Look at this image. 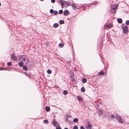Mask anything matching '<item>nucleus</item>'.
Masks as SVG:
<instances>
[{
	"label": "nucleus",
	"instance_id": "473e14b6",
	"mask_svg": "<svg viewBox=\"0 0 129 129\" xmlns=\"http://www.w3.org/2000/svg\"><path fill=\"white\" fill-rule=\"evenodd\" d=\"M44 123H47L48 122V121L47 120H45L44 121Z\"/></svg>",
	"mask_w": 129,
	"mask_h": 129
},
{
	"label": "nucleus",
	"instance_id": "e433bc0d",
	"mask_svg": "<svg viewBox=\"0 0 129 129\" xmlns=\"http://www.w3.org/2000/svg\"><path fill=\"white\" fill-rule=\"evenodd\" d=\"M111 117L113 118H114L115 117V116L113 115H112L111 116Z\"/></svg>",
	"mask_w": 129,
	"mask_h": 129
},
{
	"label": "nucleus",
	"instance_id": "a211bd4d",
	"mask_svg": "<svg viewBox=\"0 0 129 129\" xmlns=\"http://www.w3.org/2000/svg\"><path fill=\"white\" fill-rule=\"evenodd\" d=\"M64 21L63 20H60L59 21V23L60 24H61L64 23Z\"/></svg>",
	"mask_w": 129,
	"mask_h": 129
},
{
	"label": "nucleus",
	"instance_id": "4c0bfd02",
	"mask_svg": "<svg viewBox=\"0 0 129 129\" xmlns=\"http://www.w3.org/2000/svg\"><path fill=\"white\" fill-rule=\"evenodd\" d=\"M55 1V0H51V2L52 3H54Z\"/></svg>",
	"mask_w": 129,
	"mask_h": 129
},
{
	"label": "nucleus",
	"instance_id": "ddd939ff",
	"mask_svg": "<svg viewBox=\"0 0 129 129\" xmlns=\"http://www.w3.org/2000/svg\"><path fill=\"white\" fill-rule=\"evenodd\" d=\"M117 22L119 23H121L122 22V20L121 18H118L117 20Z\"/></svg>",
	"mask_w": 129,
	"mask_h": 129
},
{
	"label": "nucleus",
	"instance_id": "a878e982",
	"mask_svg": "<svg viewBox=\"0 0 129 129\" xmlns=\"http://www.w3.org/2000/svg\"><path fill=\"white\" fill-rule=\"evenodd\" d=\"M63 93L65 95H66L67 94L68 91L67 90H64L63 92Z\"/></svg>",
	"mask_w": 129,
	"mask_h": 129
},
{
	"label": "nucleus",
	"instance_id": "72a5a7b5",
	"mask_svg": "<svg viewBox=\"0 0 129 129\" xmlns=\"http://www.w3.org/2000/svg\"><path fill=\"white\" fill-rule=\"evenodd\" d=\"M96 4V2H93L92 3H91L90 4V5H95Z\"/></svg>",
	"mask_w": 129,
	"mask_h": 129
},
{
	"label": "nucleus",
	"instance_id": "c85d7f7f",
	"mask_svg": "<svg viewBox=\"0 0 129 129\" xmlns=\"http://www.w3.org/2000/svg\"><path fill=\"white\" fill-rule=\"evenodd\" d=\"M63 12V10H60L59 11V13L60 14H61Z\"/></svg>",
	"mask_w": 129,
	"mask_h": 129
},
{
	"label": "nucleus",
	"instance_id": "58836bf2",
	"mask_svg": "<svg viewBox=\"0 0 129 129\" xmlns=\"http://www.w3.org/2000/svg\"><path fill=\"white\" fill-rule=\"evenodd\" d=\"M57 127V128L56 127V129H61V127H60L59 126Z\"/></svg>",
	"mask_w": 129,
	"mask_h": 129
},
{
	"label": "nucleus",
	"instance_id": "de8ad7c7",
	"mask_svg": "<svg viewBox=\"0 0 129 129\" xmlns=\"http://www.w3.org/2000/svg\"><path fill=\"white\" fill-rule=\"evenodd\" d=\"M1 3L0 2V6H1Z\"/></svg>",
	"mask_w": 129,
	"mask_h": 129
},
{
	"label": "nucleus",
	"instance_id": "8fccbe9b",
	"mask_svg": "<svg viewBox=\"0 0 129 129\" xmlns=\"http://www.w3.org/2000/svg\"><path fill=\"white\" fill-rule=\"evenodd\" d=\"M98 105V106H99V105Z\"/></svg>",
	"mask_w": 129,
	"mask_h": 129
},
{
	"label": "nucleus",
	"instance_id": "4be33fe9",
	"mask_svg": "<svg viewBox=\"0 0 129 129\" xmlns=\"http://www.w3.org/2000/svg\"><path fill=\"white\" fill-rule=\"evenodd\" d=\"M77 98L79 100H80L81 101L82 100V99L81 97L80 96H77Z\"/></svg>",
	"mask_w": 129,
	"mask_h": 129
},
{
	"label": "nucleus",
	"instance_id": "37998d69",
	"mask_svg": "<svg viewBox=\"0 0 129 129\" xmlns=\"http://www.w3.org/2000/svg\"><path fill=\"white\" fill-rule=\"evenodd\" d=\"M81 6L82 7H83L84 6V5H81Z\"/></svg>",
	"mask_w": 129,
	"mask_h": 129
},
{
	"label": "nucleus",
	"instance_id": "423d86ee",
	"mask_svg": "<svg viewBox=\"0 0 129 129\" xmlns=\"http://www.w3.org/2000/svg\"><path fill=\"white\" fill-rule=\"evenodd\" d=\"M11 57L12 58L15 60H17L16 57V56L14 54H11Z\"/></svg>",
	"mask_w": 129,
	"mask_h": 129
},
{
	"label": "nucleus",
	"instance_id": "aec40b11",
	"mask_svg": "<svg viewBox=\"0 0 129 129\" xmlns=\"http://www.w3.org/2000/svg\"><path fill=\"white\" fill-rule=\"evenodd\" d=\"M23 69L25 71H27V69L25 66H23Z\"/></svg>",
	"mask_w": 129,
	"mask_h": 129
},
{
	"label": "nucleus",
	"instance_id": "7ed1b4c3",
	"mask_svg": "<svg viewBox=\"0 0 129 129\" xmlns=\"http://www.w3.org/2000/svg\"><path fill=\"white\" fill-rule=\"evenodd\" d=\"M116 117L117 120H118V121L119 122L121 123H123V121L122 120L120 116L116 114Z\"/></svg>",
	"mask_w": 129,
	"mask_h": 129
},
{
	"label": "nucleus",
	"instance_id": "a18cd8bd",
	"mask_svg": "<svg viewBox=\"0 0 129 129\" xmlns=\"http://www.w3.org/2000/svg\"><path fill=\"white\" fill-rule=\"evenodd\" d=\"M68 121V119H67V120H66V121Z\"/></svg>",
	"mask_w": 129,
	"mask_h": 129
},
{
	"label": "nucleus",
	"instance_id": "bb28decb",
	"mask_svg": "<svg viewBox=\"0 0 129 129\" xmlns=\"http://www.w3.org/2000/svg\"><path fill=\"white\" fill-rule=\"evenodd\" d=\"M7 64L8 66H12V64L11 62H8L7 63Z\"/></svg>",
	"mask_w": 129,
	"mask_h": 129
},
{
	"label": "nucleus",
	"instance_id": "f03ea898",
	"mask_svg": "<svg viewBox=\"0 0 129 129\" xmlns=\"http://www.w3.org/2000/svg\"><path fill=\"white\" fill-rule=\"evenodd\" d=\"M121 28L123 33L126 34L128 32V27L127 26L124 25L123 26H122Z\"/></svg>",
	"mask_w": 129,
	"mask_h": 129
},
{
	"label": "nucleus",
	"instance_id": "20e7f679",
	"mask_svg": "<svg viewBox=\"0 0 129 129\" xmlns=\"http://www.w3.org/2000/svg\"><path fill=\"white\" fill-rule=\"evenodd\" d=\"M53 124L54 126L57 127L59 126V124L57 121L53 120L52 121Z\"/></svg>",
	"mask_w": 129,
	"mask_h": 129
},
{
	"label": "nucleus",
	"instance_id": "412c9836",
	"mask_svg": "<svg viewBox=\"0 0 129 129\" xmlns=\"http://www.w3.org/2000/svg\"><path fill=\"white\" fill-rule=\"evenodd\" d=\"M81 91L83 92H84L85 91V88L84 87H82L81 88Z\"/></svg>",
	"mask_w": 129,
	"mask_h": 129
},
{
	"label": "nucleus",
	"instance_id": "1a4fd4ad",
	"mask_svg": "<svg viewBox=\"0 0 129 129\" xmlns=\"http://www.w3.org/2000/svg\"><path fill=\"white\" fill-rule=\"evenodd\" d=\"M92 125L91 124H89L87 126H86V128L87 129H91L92 128Z\"/></svg>",
	"mask_w": 129,
	"mask_h": 129
},
{
	"label": "nucleus",
	"instance_id": "c03bdc74",
	"mask_svg": "<svg viewBox=\"0 0 129 129\" xmlns=\"http://www.w3.org/2000/svg\"><path fill=\"white\" fill-rule=\"evenodd\" d=\"M89 6H90V5H88V7L89 8L90 7Z\"/></svg>",
	"mask_w": 129,
	"mask_h": 129
},
{
	"label": "nucleus",
	"instance_id": "b1692460",
	"mask_svg": "<svg viewBox=\"0 0 129 129\" xmlns=\"http://www.w3.org/2000/svg\"><path fill=\"white\" fill-rule=\"evenodd\" d=\"M78 121V119L77 118L74 119L73 121L75 122H77Z\"/></svg>",
	"mask_w": 129,
	"mask_h": 129
},
{
	"label": "nucleus",
	"instance_id": "f8f14e48",
	"mask_svg": "<svg viewBox=\"0 0 129 129\" xmlns=\"http://www.w3.org/2000/svg\"><path fill=\"white\" fill-rule=\"evenodd\" d=\"M98 115L99 116H100L101 115L103 114V112L101 110H100L98 112Z\"/></svg>",
	"mask_w": 129,
	"mask_h": 129
},
{
	"label": "nucleus",
	"instance_id": "39448f33",
	"mask_svg": "<svg viewBox=\"0 0 129 129\" xmlns=\"http://www.w3.org/2000/svg\"><path fill=\"white\" fill-rule=\"evenodd\" d=\"M20 58H19L20 60L21 61H25L26 60V57L25 56L22 55H20Z\"/></svg>",
	"mask_w": 129,
	"mask_h": 129
},
{
	"label": "nucleus",
	"instance_id": "a19ab883",
	"mask_svg": "<svg viewBox=\"0 0 129 129\" xmlns=\"http://www.w3.org/2000/svg\"><path fill=\"white\" fill-rule=\"evenodd\" d=\"M24 74L26 75V76H29V75H28V74L26 72H25L24 73Z\"/></svg>",
	"mask_w": 129,
	"mask_h": 129
},
{
	"label": "nucleus",
	"instance_id": "4468645a",
	"mask_svg": "<svg viewBox=\"0 0 129 129\" xmlns=\"http://www.w3.org/2000/svg\"><path fill=\"white\" fill-rule=\"evenodd\" d=\"M53 26L54 28H57L58 26V24L57 23H55L53 24Z\"/></svg>",
	"mask_w": 129,
	"mask_h": 129
},
{
	"label": "nucleus",
	"instance_id": "ea45409f",
	"mask_svg": "<svg viewBox=\"0 0 129 129\" xmlns=\"http://www.w3.org/2000/svg\"><path fill=\"white\" fill-rule=\"evenodd\" d=\"M87 123L88 124V125H89V124H91L90 123V122L89 121H88L87 122Z\"/></svg>",
	"mask_w": 129,
	"mask_h": 129
},
{
	"label": "nucleus",
	"instance_id": "cd10ccee",
	"mask_svg": "<svg viewBox=\"0 0 129 129\" xmlns=\"http://www.w3.org/2000/svg\"><path fill=\"white\" fill-rule=\"evenodd\" d=\"M54 11L53 9H51L50 10V13L51 14L53 13Z\"/></svg>",
	"mask_w": 129,
	"mask_h": 129
},
{
	"label": "nucleus",
	"instance_id": "49530a36",
	"mask_svg": "<svg viewBox=\"0 0 129 129\" xmlns=\"http://www.w3.org/2000/svg\"><path fill=\"white\" fill-rule=\"evenodd\" d=\"M40 1H43L44 0H40Z\"/></svg>",
	"mask_w": 129,
	"mask_h": 129
},
{
	"label": "nucleus",
	"instance_id": "7c9ffc66",
	"mask_svg": "<svg viewBox=\"0 0 129 129\" xmlns=\"http://www.w3.org/2000/svg\"><path fill=\"white\" fill-rule=\"evenodd\" d=\"M78 127L76 125H75L74 126L73 129H78Z\"/></svg>",
	"mask_w": 129,
	"mask_h": 129
},
{
	"label": "nucleus",
	"instance_id": "09e8293b",
	"mask_svg": "<svg viewBox=\"0 0 129 129\" xmlns=\"http://www.w3.org/2000/svg\"><path fill=\"white\" fill-rule=\"evenodd\" d=\"M102 103H101V102H100V104H101Z\"/></svg>",
	"mask_w": 129,
	"mask_h": 129
},
{
	"label": "nucleus",
	"instance_id": "2eb2a0df",
	"mask_svg": "<svg viewBox=\"0 0 129 129\" xmlns=\"http://www.w3.org/2000/svg\"><path fill=\"white\" fill-rule=\"evenodd\" d=\"M46 110L47 111H49L50 110V107L48 106H47L46 107Z\"/></svg>",
	"mask_w": 129,
	"mask_h": 129
},
{
	"label": "nucleus",
	"instance_id": "79ce46f5",
	"mask_svg": "<svg viewBox=\"0 0 129 129\" xmlns=\"http://www.w3.org/2000/svg\"><path fill=\"white\" fill-rule=\"evenodd\" d=\"M64 129H68V128L67 127L65 128H64Z\"/></svg>",
	"mask_w": 129,
	"mask_h": 129
},
{
	"label": "nucleus",
	"instance_id": "0eeeda50",
	"mask_svg": "<svg viewBox=\"0 0 129 129\" xmlns=\"http://www.w3.org/2000/svg\"><path fill=\"white\" fill-rule=\"evenodd\" d=\"M69 14V11L67 10H65L63 12L64 15L65 16H67Z\"/></svg>",
	"mask_w": 129,
	"mask_h": 129
},
{
	"label": "nucleus",
	"instance_id": "f704fd0d",
	"mask_svg": "<svg viewBox=\"0 0 129 129\" xmlns=\"http://www.w3.org/2000/svg\"><path fill=\"white\" fill-rule=\"evenodd\" d=\"M80 129H85L84 126H81L80 127Z\"/></svg>",
	"mask_w": 129,
	"mask_h": 129
},
{
	"label": "nucleus",
	"instance_id": "5701e85b",
	"mask_svg": "<svg viewBox=\"0 0 129 129\" xmlns=\"http://www.w3.org/2000/svg\"><path fill=\"white\" fill-rule=\"evenodd\" d=\"M104 74V72L103 71H101L100 72L99 74V75H103Z\"/></svg>",
	"mask_w": 129,
	"mask_h": 129
},
{
	"label": "nucleus",
	"instance_id": "c9c22d12",
	"mask_svg": "<svg viewBox=\"0 0 129 129\" xmlns=\"http://www.w3.org/2000/svg\"><path fill=\"white\" fill-rule=\"evenodd\" d=\"M6 69L5 68H0V70H5Z\"/></svg>",
	"mask_w": 129,
	"mask_h": 129
},
{
	"label": "nucleus",
	"instance_id": "9b49d317",
	"mask_svg": "<svg viewBox=\"0 0 129 129\" xmlns=\"http://www.w3.org/2000/svg\"><path fill=\"white\" fill-rule=\"evenodd\" d=\"M72 6L74 10H76L77 9V7L74 4H72Z\"/></svg>",
	"mask_w": 129,
	"mask_h": 129
},
{
	"label": "nucleus",
	"instance_id": "f257e3e1",
	"mask_svg": "<svg viewBox=\"0 0 129 129\" xmlns=\"http://www.w3.org/2000/svg\"><path fill=\"white\" fill-rule=\"evenodd\" d=\"M58 3L61 5L62 8L64 7H68V4L69 3L68 2L62 1V0L58 1Z\"/></svg>",
	"mask_w": 129,
	"mask_h": 129
},
{
	"label": "nucleus",
	"instance_id": "393cba45",
	"mask_svg": "<svg viewBox=\"0 0 129 129\" xmlns=\"http://www.w3.org/2000/svg\"><path fill=\"white\" fill-rule=\"evenodd\" d=\"M47 72L48 74H50L51 73L52 71L50 70H47Z\"/></svg>",
	"mask_w": 129,
	"mask_h": 129
},
{
	"label": "nucleus",
	"instance_id": "dca6fc26",
	"mask_svg": "<svg viewBox=\"0 0 129 129\" xmlns=\"http://www.w3.org/2000/svg\"><path fill=\"white\" fill-rule=\"evenodd\" d=\"M23 63L22 62H20L18 63V65L19 66L22 67L23 66Z\"/></svg>",
	"mask_w": 129,
	"mask_h": 129
},
{
	"label": "nucleus",
	"instance_id": "2f4dec72",
	"mask_svg": "<svg viewBox=\"0 0 129 129\" xmlns=\"http://www.w3.org/2000/svg\"><path fill=\"white\" fill-rule=\"evenodd\" d=\"M54 14L56 15L58 13V12L56 11H55L54 12Z\"/></svg>",
	"mask_w": 129,
	"mask_h": 129
},
{
	"label": "nucleus",
	"instance_id": "6e6552de",
	"mask_svg": "<svg viewBox=\"0 0 129 129\" xmlns=\"http://www.w3.org/2000/svg\"><path fill=\"white\" fill-rule=\"evenodd\" d=\"M118 6L117 5H114L113 6H112V9L113 10H116Z\"/></svg>",
	"mask_w": 129,
	"mask_h": 129
},
{
	"label": "nucleus",
	"instance_id": "f3484780",
	"mask_svg": "<svg viewBox=\"0 0 129 129\" xmlns=\"http://www.w3.org/2000/svg\"><path fill=\"white\" fill-rule=\"evenodd\" d=\"M59 46L60 47V48L64 46V44H62V43H60L59 44Z\"/></svg>",
	"mask_w": 129,
	"mask_h": 129
},
{
	"label": "nucleus",
	"instance_id": "9d476101",
	"mask_svg": "<svg viewBox=\"0 0 129 129\" xmlns=\"http://www.w3.org/2000/svg\"><path fill=\"white\" fill-rule=\"evenodd\" d=\"M82 81L83 83H85L87 82V79L85 78H82Z\"/></svg>",
	"mask_w": 129,
	"mask_h": 129
},
{
	"label": "nucleus",
	"instance_id": "6ab92c4d",
	"mask_svg": "<svg viewBox=\"0 0 129 129\" xmlns=\"http://www.w3.org/2000/svg\"><path fill=\"white\" fill-rule=\"evenodd\" d=\"M112 24H109L107 25V27L109 28H110L112 26Z\"/></svg>",
	"mask_w": 129,
	"mask_h": 129
},
{
	"label": "nucleus",
	"instance_id": "c756f323",
	"mask_svg": "<svg viewBox=\"0 0 129 129\" xmlns=\"http://www.w3.org/2000/svg\"><path fill=\"white\" fill-rule=\"evenodd\" d=\"M125 24L127 25H129V20H126L125 22Z\"/></svg>",
	"mask_w": 129,
	"mask_h": 129
}]
</instances>
